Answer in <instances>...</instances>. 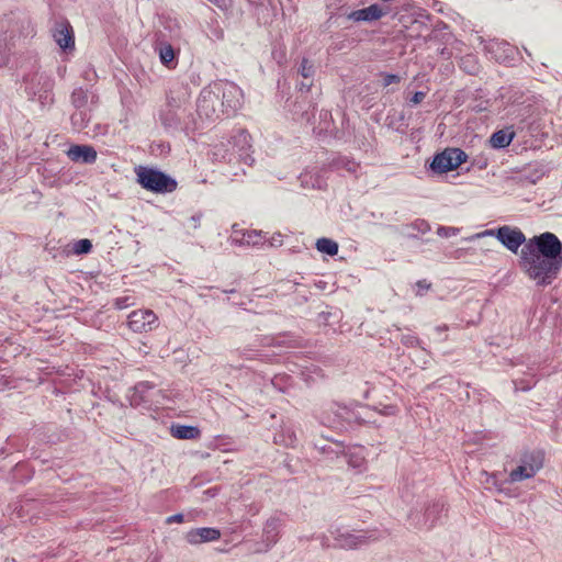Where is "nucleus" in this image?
Returning <instances> with one entry per match:
<instances>
[{
    "mask_svg": "<svg viewBox=\"0 0 562 562\" xmlns=\"http://www.w3.org/2000/svg\"><path fill=\"white\" fill-rule=\"evenodd\" d=\"M221 538L220 530L210 527L192 529L187 533L188 542L198 544L206 541H215Z\"/></svg>",
    "mask_w": 562,
    "mask_h": 562,
    "instance_id": "ddd939ff",
    "label": "nucleus"
},
{
    "mask_svg": "<svg viewBox=\"0 0 562 562\" xmlns=\"http://www.w3.org/2000/svg\"><path fill=\"white\" fill-rule=\"evenodd\" d=\"M389 13V8L380 4H371L367 8L355 10L348 14V19L355 22H372Z\"/></svg>",
    "mask_w": 562,
    "mask_h": 562,
    "instance_id": "1a4fd4ad",
    "label": "nucleus"
},
{
    "mask_svg": "<svg viewBox=\"0 0 562 562\" xmlns=\"http://www.w3.org/2000/svg\"><path fill=\"white\" fill-rule=\"evenodd\" d=\"M135 304V297L126 294L115 300L114 305L117 310H123Z\"/></svg>",
    "mask_w": 562,
    "mask_h": 562,
    "instance_id": "4be33fe9",
    "label": "nucleus"
},
{
    "mask_svg": "<svg viewBox=\"0 0 562 562\" xmlns=\"http://www.w3.org/2000/svg\"><path fill=\"white\" fill-rule=\"evenodd\" d=\"M475 59L473 56L469 55L462 59V66L467 67L468 64H474Z\"/></svg>",
    "mask_w": 562,
    "mask_h": 562,
    "instance_id": "2f4dec72",
    "label": "nucleus"
},
{
    "mask_svg": "<svg viewBox=\"0 0 562 562\" xmlns=\"http://www.w3.org/2000/svg\"><path fill=\"white\" fill-rule=\"evenodd\" d=\"M218 93L215 91L214 86L203 88L198 98V112L201 116L213 119L216 115V103L218 101Z\"/></svg>",
    "mask_w": 562,
    "mask_h": 562,
    "instance_id": "6e6552de",
    "label": "nucleus"
},
{
    "mask_svg": "<svg viewBox=\"0 0 562 562\" xmlns=\"http://www.w3.org/2000/svg\"><path fill=\"white\" fill-rule=\"evenodd\" d=\"M440 231H446V236H448L449 234H456L457 229L456 228H452V227H449V228H440Z\"/></svg>",
    "mask_w": 562,
    "mask_h": 562,
    "instance_id": "f704fd0d",
    "label": "nucleus"
},
{
    "mask_svg": "<svg viewBox=\"0 0 562 562\" xmlns=\"http://www.w3.org/2000/svg\"><path fill=\"white\" fill-rule=\"evenodd\" d=\"M88 92L83 90L82 88H77L71 93V103L75 108L81 109L87 105L88 103Z\"/></svg>",
    "mask_w": 562,
    "mask_h": 562,
    "instance_id": "aec40b11",
    "label": "nucleus"
},
{
    "mask_svg": "<svg viewBox=\"0 0 562 562\" xmlns=\"http://www.w3.org/2000/svg\"><path fill=\"white\" fill-rule=\"evenodd\" d=\"M300 74L304 78H312L314 75V66L313 64L307 59L303 58L300 67Z\"/></svg>",
    "mask_w": 562,
    "mask_h": 562,
    "instance_id": "5701e85b",
    "label": "nucleus"
},
{
    "mask_svg": "<svg viewBox=\"0 0 562 562\" xmlns=\"http://www.w3.org/2000/svg\"><path fill=\"white\" fill-rule=\"evenodd\" d=\"M467 69L468 72L470 74H473L476 71L477 69V66H476V63L472 64V65H467V67H464Z\"/></svg>",
    "mask_w": 562,
    "mask_h": 562,
    "instance_id": "72a5a7b5",
    "label": "nucleus"
},
{
    "mask_svg": "<svg viewBox=\"0 0 562 562\" xmlns=\"http://www.w3.org/2000/svg\"><path fill=\"white\" fill-rule=\"evenodd\" d=\"M158 323L156 313L148 308L135 310L127 317V326L134 333L151 331Z\"/></svg>",
    "mask_w": 562,
    "mask_h": 562,
    "instance_id": "423d86ee",
    "label": "nucleus"
},
{
    "mask_svg": "<svg viewBox=\"0 0 562 562\" xmlns=\"http://www.w3.org/2000/svg\"><path fill=\"white\" fill-rule=\"evenodd\" d=\"M159 57H160L161 63L166 67H168V68L175 67L176 53H175L173 47L170 44L162 43L159 46Z\"/></svg>",
    "mask_w": 562,
    "mask_h": 562,
    "instance_id": "f3484780",
    "label": "nucleus"
},
{
    "mask_svg": "<svg viewBox=\"0 0 562 562\" xmlns=\"http://www.w3.org/2000/svg\"><path fill=\"white\" fill-rule=\"evenodd\" d=\"M341 411H342V412H341L340 416H341L345 420H347L348 423H352V422H355V423H358V424H362V423L364 422L363 419H360L359 417L353 416V414H351V413L347 409V407L341 408Z\"/></svg>",
    "mask_w": 562,
    "mask_h": 562,
    "instance_id": "393cba45",
    "label": "nucleus"
},
{
    "mask_svg": "<svg viewBox=\"0 0 562 562\" xmlns=\"http://www.w3.org/2000/svg\"><path fill=\"white\" fill-rule=\"evenodd\" d=\"M67 248H68L67 251L69 254H72L76 256L87 255L92 249V243L90 239L83 238V239L75 240V241L68 244Z\"/></svg>",
    "mask_w": 562,
    "mask_h": 562,
    "instance_id": "dca6fc26",
    "label": "nucleus"
},
{
    "mask_svg": "<svg viewBox=\"0 0 562 562\" xmlns=\"http://www.w3.org/2000/svg\"><path fill=\"white\" fill-rule=\"evenodd\" d=\"M496 237L513 252L524 245L519 267L537 285L547 286L558 278L562 269V243L555 234L546 232L526 241L519 228L502 226Z\"/></svg>",
    "mask_w": 562,
    "mask_h": 562,
    "instance_id": "f257e3e1",
    "label": "nucleus"
},
{
    "mask_svg": "<svg viewBox=\"0 0 562 562\" xmlns=\"http://www.w3.org/2000/svg\"><path fill=\"white\" fill-rule=\"evenodd\" d=\"M155 389V384L148 381H142L137 383L133 389L130 390L128 398L131 405L139 406L144 403L150 402Z\"/></svg>",
    "mask_w": 562,
    "mask_h": 562,
    "instance_id": "9b49d317",
    "label": "nucleus"
},
{
    "mask_svg": "<svg viewBox=\"0 0 562 562\" xmlns=\"http://www.w3.org/2000/svg\"><path fill=\"white\" fill-rule=\"evenodd\" d=\"M337 540V546L344 549H353L364 542V536L341 535Z\"/></svg>",
    "mask_w": 562,
    "mask_h": 562,
    "instance_id": "a211bd4d",
    "label": "nucleus"
},
{
    "mask_svg": "<svg viewBox=\"0 0 562 562\" xmlns=\"http://www.w3.org/2000/svg\"><path fill=\"white\" fill-rule=\"evenodd\" d=\"M398 408L396 405H386L384 406L383 411H381V414L392 416L397 414Z\"/></svg>",
    "mask_w": 562,
    "mask_h": 562,
    "instance_id": "bb28decb",
    "label": "nucleus"
},
{
    "mask_svg": "<svg viewBox=\"0 0 562 562\" xmlns=\"http://www.w3.org/2000/svg\"><path fill=\"white\" fill-rule=\"evenodd\" d=\"M183 521V515L182 514H176V515H172V516H169L167 518V524H172V522H182Z\"/></svg>",
    "mask_w": 562,
    "mask_h": 562,
    "instance_id": "c85d7f7f",
    "label": "nucleus"
},
{
    "mask_svg": "<svg viewBox=\"0 0 562 562\" xmlns=\"http://www.w3.org/2000/svg\"><path fill=\"white\" fill-rule=\"evenodd\" d=\"M514 137V132L501 130L492 134L490 143L493 148H505L509 146Z\"/></svg>",
    "mask_w": 562,
    "mask_h": 562,
    "instance_id": "2eb2a0df",
    "label": "nucleus"
},
{
    "mask_svg": "<svg viewBox=\"0 0 562 562\" xmlns=\"http://www.w3.org/2000/svg\"><path fill=\"white\" fill-rule=\"evenodd\" d=\"M24 92L29 100L38 102L42 108L50 106L54 103L55 81L45 71L35 70L23 77Z\"/></svg>",
    "mask_w": 562,
    "mask_h": 562,
    "instance_id": "f03ea898",
    "label": "nucleus"
},
{
    "mask_svg": "<svg viewBox=\"0 0 562 562\" xmlns=\"http://www.w3.org/2000/svg\"><path fill=\"white\" fill-rule=\"evenodd\" d=\"M136 176L138 183L151 192L166 193L173 192L177 189V181L175 179L156 169L138 167Z\"/></svg>",
    "mask_w": 562,
    "mask_h": 562,
    "instance_id": "7ed1b4c3",
    "label": "nucleus"
},
{
    "mask_svg": "<svg viewBox=\"0 0 562 562\" xmlns=\"http://www.w3.org/2000/svg\"><path fill=\"white\" fill-rule=\"evenodd\" d=\"M348 464L352 468L360 469L364 464V458L362 456L350 454L348 459Z\"/></svg>",
    "mask_w": 562,
    "mask_h": 562,
    "instance_id": "b1692460",
    "label": "nucleus"
},
{
    "mask_svg": "<svg viewBox=\"0 0 562 562\" xmlns=\"http://www.w3.org/2000/svg\"><path fill=\"white\" fill-rule=\"evenodd\" d=\"M278 528H279V522L277 519L272 518V519H269L267 521V525H266V535H267V539L271 540V541H276V536L278 533Z\"/></svg>",
    "mask_w": 562,
    "mask_h": 562,
    "instance_id": "412c9836",
    "label": "nucleus"
},
{
    "mask_svg": "<svg viewBox=\"0 0 562 562\" xmlns=\"http://www.w3.org/2000/svg\"><path fill=\"white\" fill-rule=\"evenodd\" d=\"M82 120H83L82 112L75 113L71 115V121L75 125L77 124V122L82 121Z\"/></svg>",
    "mask_w": 562,
    "mask_h": 562,
    "instance_id": "c756f323",
    "label": "nucleus"
},
{
    "mask_svg": "<svg viewBox=\"0 0 562 562\" xmlns=\"http://www.w3.org/2000/svg\"><path fill=\"white\" fill-rule=\"evenodd\" d=\"M467 158V154L460 148H446L434 157L430 168L437 173H446L459 168Z\"/></svg>",
    "mask_w": 562,
    "mask_h": 562,
    "instance_id": "39448f33",
    "label": "nucleus"
},
{
    "mask_svg": "<svg viewBox=\"0 0 562 562\" xmlns=\"http://www.w3.org/2000/svg\"><path fill=\"white\" fill-rule=\"evenodd\" d=\"M425 97H426V93H425V92H423V91H417V92H415V93H414V95L412 97L411 102H412L413 104H418V103L423 102V100L425 99Z\"/></svg>",
    "mask_w": 562,
    "mask_h": 562,
    "instance_id": "cd10ccee",
    "label": "nucleus"
},
{
    "mask_svg": "<svg viewBox=\"0 0 562 562\" xmlns=\"http://www.w3.org/2000/svg\"><path fill=\"white\" fill-rule=\"evenodd\" d=\"M53 37L57 45L64 50L71 49L75 46L72 27L66 20L55 23Z\"/></svg>",
    "mask_w": 562,
    "mask_h": 562,
    "instance_id": "9d476101",
    "label": "nucleus"
},
{
    "mask_svg": "<svg viewBox=\"0 0 562 562\" xmlns=\"http://www.w3.org/2000/svg\"><path fill=\"white\" fill-rule=\"evenodd\" d=\"M170 432L171 436L177 439H196L201 435L198 427L187 425H172Z\"/></svg>",
    "mask_w": 562,
    "mask_h": 562,
    "instance_id": "4468645a",
    "label": "nucleus"
},
{
    "mask_svg": "<svg viewBox=\"0 0 562 562\" xmlns=\"http://www.w3.org/2000/svg\"><path fill=\"white\" fill-rule=\"evenodd\" d=\"M358 168V165L355 161H349L347 164V170L350 172H355Z\"/></svg>",
    "mask_w": 562,
    "mask_h": 562,
    "instance_id": "473e14b6",
    "label": "nucleus"
},
{
    "mask_svg": "<svg viewBox=\"0 0 562 562\" xmlns=\"http://www.w3.org/2000/svg\"><path fill=\"white\" fill-rule=\"evenodd\" d=\"M544 463V453L542 451L526 452L520 457L519 464L509 472L508 481L510 483L521 482L533 477Z\"/></svg>",
    "mask_w": 562,
    "mask_h": 562,
    "instance_id": "20e7f679",
    "label": "nucleus"
},
{
    "mask_svg": "<svg viewBox=\"0 0 562 562\" xmlns=\"http://www.w3.org/2000/svg\"><path fill=\"white\" fill-rule=\"evenodd\" d=\"M440 231H446V236H448L449 234H456L457 229L456 228H452V227H449V228H440Z\"/></svg>",
    "mask_w": 562,
    "mask_h": 562,
    "instance_id": "c9c22d12",
    "label": "nucleus"
},
{
    "mask_svg": "<svg viewBox=\"0 0 562 562\" xmlns=\"http://www.w3.org/2000/svg\"><path fill=\"white\" fill-rule=\"evenodd\" d=\"M217 93L222 92V106L223 112L229 115L235 113L241 106L243 91L233 82H225L220 87L217 83L214 85Z\"/></svg>",
    "mask_w": 562,
    "mask_h": 562,
    "instance_id": "0eeeda50",
    "label": "nucleus"
},
{
    "mask_svg": "<svg viewBox=\"0 0 562 562\" xmlns=\"http://www.w3.org/2000/svg\"><path fill=\"white\" fill-rule=\"evenodd\" d=\"M67 156L74 162L92 164L97 159V151L92 146L74 145L67 150Z\"/></svg>",
    "mask_w": 562,
    "mask_h": 562,
    "instance_id": "f8f14e48",
    "label": "nucleus"
},
{
    "mask_svg": "<svg viewBox=\"0 0 562 562\" xmlns=\"http://www.w3.org/2000/svg\"><path fill=\"white\" fill-rule=\"evenodd\" d=\"M401 81L400 76L393 74H386L383 77V86L387 87L392 83H398Z\"/></svg>",
    "mask_w": 562,
    "mask_h": 562,
    "instance_id": "a878e982",
    "label": "nucleus"
},
{
    "mask_svg": "<svg viewBox=\"0 0 562 562\" xmlns=\"http://www.w3.org/2000/svg\"><path fill=\"white\" fill-rule=\"evenodd\" d=\"M416 285L422 290H428L430 288V284L427 283L426 280H419L417 281Z\"/></svg>",
    "mask_w": 562,
    "mask_h": 562,
    "instance_id": "7c9ffc66",
    "label": "nucleus"
},
{
    "mask_svg": "<svg viewBox=\"0 0 562 562\" xmlns=\"http://www.w3.org/2000/svg\"><path fill=\"white\" fill-rule=\"evenodd\" d=\"M316 248L318 251L327 254L329 256H335L338 252V244L329 238H319L316 241Z\"/></svg>",
    "mask_w": 562,
    "mask_h": 562,
    "instance_id": "6ab92c4d",
    "label": "nucleus"
}]
</instances>
